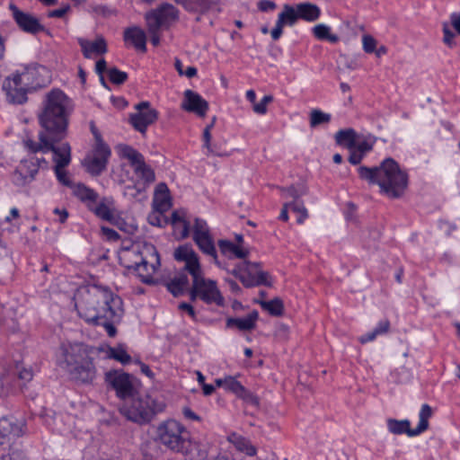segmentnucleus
I'll use <instances>...</instances> for the list:
<instances>
[{"mask_svg":"<svg viewBox=\"0 0 460 460\" xmlns=\"http://www.w3.org/2000/svg\"><path fill=\"white\" fill-rule=\"evenodd\" d=\"M73 110L72 100L62 90L54 88L48 92L37 116L41 128L38 134L39 142L25 140L23 143L27 150L31 154L52 152L55 166H68L71 163V146L62 140L67 136Z\"/></svg>","mask_w":460,"mask_h":460,"instance_id":"obj_1","label":"nucleus"},{"mask_svg":"<svg viewBox=\"0 0 460 460\" xmlns=\"http://www.w3.org/2000/svg\"><path fill=\"white\" fill-rule=\"evenodd\" d=\"M75 306L80 317L89 324L98 323L102 319L118 320L119 314H124L122 299L99 287H93L82 294Z\"/></svg>","mask_w":460,"mask_h":460,"instance_id":"obj_2","label":"nucleus"},{"mask_svg":"<svg viewBox=\"0 0 460 460\" xmlns=\"http://www.w3.org/2000/svg\"><path fill=\"white\" fill-rule=\"evenodd\" d=\"M360 179L370 184H377L380 192L390 199L402 197L408 187V174L391 157L385 158L379 166H359Z\"/></svg>","mask_w":460,"mask_h":460,"instance_id":"obj_3","label":"nucleus"},{"mask_svg":"<svg viewBox=\"0 0 460 460\" xmlns=\"http://www.w3.org/2000/svg\"><path fill=\"white\" fill-rule=\"evenodd\" d=\"M164 401L150 394L136 395L127 399L119 408L120 413L128 420L137 424L149 423L155 414L165 409Z\"/></svg>","mask_w":460,"mask_h":460,"instance_id":"obj_4","label":"nucleus"},{"mask_svg":"<svg viewBox=\"0 0 460 460\" xmlns=\"http://www.w3.org/2000/svg\"><path fill=\"white\" fill-rule=\"evenodd\" d=\"M189 431L180 421L168 419L160 422L155 429V441L165 449L179 453L188 442Z\"/></svg>","mask_w":460,"mask_h":460,"instance_id":"obj_5","label":"nucleus"},{"mask_svg":"<svg viewBox=\"0 0 460 460\" xmlns=\"http://www.w3.org/2000/svg\"><path fill=\"white\" fill-rule=\"evenodd\" d=\"M102 347H93L83 342H67L60 345L61 359L59 366L65 371L91 360L94 355L103 350Z\"/></svg>","mask_w":460,"mask_h":460,"instance_id":"obj_6","label":"nucleus"},{"mask_svg":"<svg viewBox=\"0 0 460 460\" xmlns=\"http://www.w3.org/2000/svg\"><path fill=\"white\" fill-rule=\"evenodd\" d=\"M111 155V148L103 142L102 137L98 136L97 143L84 158L82 165L90 175L99 176L107 169Z\"/></svg>","mask_w":460,"mask_h":460,"instance_id":"obj_7","label":"nucleus"},{"mask_svg":"<svg viewBox=\"0 0 460 460\" xmlns=\"http://www.w3.org/2000/svg\"><path fill=\"white\" fill-rule=\"evenodd\" d=\"M431 415V407L429 404L424 403L420 408L419 413V424L415 429H411V422L409 420H398L395 419L387 420V428L388 430L394 435L406 434L408 437H416L429 429V420Z\"/></svg>","mask_w":460,"mask_h":460,"instance_id":"obj_8","label":"nucleus"},{"mask_svg":"<svg viewBox=\"0 0 460 460\" xmlns=\"http://www.w3.org/2000/svg\"><path fill=\"white\" fill-rule=\"evenodd\" d=\"M135 262L134 271L143 283L153 284L154 275L161 265L160 256L156 248L152 244L143 245V256Z\"/></svg>","mask_w":460,"mask_h":460,"instance_id":"obj_9","label":"nucleus"},{"mask_svg":"<svg viewBox=\"0 0 460 460\" xmlns=\"http://www.w3.org/2000/svg\"><path fill=\"white\" fill-rule=\"evenodd\" d=\"M119 152L122 158L128 160L135 173L146 183H152L155 180L154 170L146 164L144 155L128 145H120Z\"/></svg>","mask_w":460,"mask_h":460,"instance_id":"obj_10","label":"nucleus"},{"mask_svg":"<svg viewBox=\"0 0 460 460\" xmlns=\"http://www.w3.org/2000/svg\"><path fill=\"white\" fill-rule=\"evenodd\" d=\"M135 109L136 112L129 115V123L135 130L145 136L147 128L158 119L159 112L147 101L138 102Z\"/></svg>","mask_w":460,"mask_h":460,"instance_id":"obj_11","label":"nucleus"},{"mask_svg":"<svg viewBox=\"0 0 460 460\" xmlns=\"http://www.w3.org/2000/svg\"><path fill=\"white\" fill-rule=\"evenodd\" d=\"M191 280L199 294V300L207 305L215 304L217 306H224L225 298L216 280L207 279L204 272L193 278Z\"/></svg>","mask_w":460,"mask_h":460,"instance_id":"obj_12","label":"nucleus"},{"mask_svg":"<svg viewBox=\"0 0 460 460\" xmlns=\"http://www.w3.org/2000/svg\"><path fill=\"white\" fill-rule=\"evenodd\" d=\"M104 380L116 392V395L122 400L126 401L135 394L132 376L122 370L106 372Z\"/></svg>","mask_w":460,"mask_h":460,"instance_id":"obj_13","label":"nucleus"},{"mask_svg":"<svg viewBox=\"0 0 460 460\" xmlns=\"http://www.w3.org/2000/svg\"><path fill=\"white\" fill-rule=\"evenodd\" d=\"M193 240L204 254L210 256L213 261L217 263V253L214 244V240L205 220L195 218L193 226Z\"/></svg>","mask_w":460,"mask_h":460,"instance_id":"obj_14","label":"nucleus"},{"mask_svg":"<svg viewBox=\"0 0 460 460\" xmlns=\"http://www.w3.org/2000/svg\"><path fill=\"white\" fill-rule=\"evenodd\" d=\"M145 19L146 24H152L153 27H167L178 21L179 10L172 4L163 3L157 8L147 12L145 14Z\"/></svg>","mask_w":460,"mask_h":460,"instance_id":"obj_15","label":"nucleus"},{"mask_svg":"<svg viewBox=\"0 0 460 460\" xmlns=\"http://www.w3.org/2000/svg\"><path fill=\"white\" fill-rule=\"evenodd\" d=\"M173 257L175 261L184 263L180 271L189 273L191 279L203 273L199 255L191 246L187 244L179 246L174 250Z\"/></svg>","mask_w":460,"mask_h":460,"instance_id":"obj_16","label":"nucleus"},{"mask_svg":"<svg viewBox=\"0 0 460 460\" xmlns=\"http://www.w3.org/2000/svg\"><path fill=\"white\" fill-rule=\"evenodd\" d=\"M25 76L26 75L16 74L4 82L3 91L9 103L23 104L27 102V84L23 83Z\"/></svg>","mask_w":460,"mask_h":460,"instance_id":"obj_17","label":"nucleus"},{"mask_svg":"<svg viewBox=\"0 0 460 460\" xmlns=\"http://www.w3.org/2000/svg\"><path fill=\"white\" fill-rule=\"evenodd\" d=\"M41 162L46 163V160L37 157L22 159L13 174V182L17 186H25L31 183L35 179Z\"/></svg>","mask_w":460,"mask_h":460,"instance_id":"obj_18","label":"nucleus"},{"mask_svg":"<svg viewBox=\"0 0 460 460\" xmlns=\"http://www.w3.org/2000/svg\"><path fill=\"white\" fill-rule=\"evenodd\" d=\"M10 10L14 22L22 31L31 34L45 31V27L32 14L22 12L14 4H10Z\"/></svg>","mask_w":460,"mask_h":460,"instance_id":"obj_19","label":"nucleus"},{"mask_svg":"<svg viewBox=\"0 0 460 460\" xmlns=\"http://www.w3.org/2000/svg\"><path fill=\"white\" fill-rule=\"evenodd\" d=\"M70 379L79 385H93L97 377V368L94 364V358L78 365L72 369L66 371Z\"/></svg>","mask_w":460,"mask_h":460,"instance_id":"obj_20","label":"nucleus"},{"mask_svg":"<svg viewBox=\"0 0 460 460\" xmlns=\"http://www.w3.org/2000/svg\"><path fill=\"white\" fill-rule=\"evenodd\" d=\"M181 107L185 111L195 113L203 118L208 111V102L199 93L188 89L183 93Z\"/></svg>","mask_w":460,"mask_h":460,"instance_id":"obj_21","label":"nucleus"},{"mask_svg":"<svg viewBox=\"0 0 460 460\" xmlns=\"http://www.w3.org/2000/svg\"><path fill=\"white\" fill-rule=\"evenodd\" d=\"M297 21L298 18L295 4H284L282 11L278 15L276 25L270 31L272 40H278L283 33V27L294 26Z\"/></svg>","mask_w":460,"mask_h":460,"instance_id":"obj_22","label":"nucleus"},{"mask_svg":"<svg viewBox=\"0 0 460 460\" xmlns=\"http://www.w3.org/2000/svg\"><path fill=\"white\" fill-rule=\"evenodd\" d=\"M89 211L93 212L102 220L114 224L117 220L114 199L111 197L98 199L96 203L89 206Z\"/></svg>","mask_w":460,"mask_h":460,"instance_id":"obj_23","label":"nucleus"},{"mask_svg":"<svg viewBox=\"0 0 460 460\" xmlns=\"http://www.w3.org/2000/svg\"><path fill=\"white\" fill-rule=\"evenodd\" d=\"M261 263L243 261V273L246 275L250 283H252V288L257 286H271L269 281V274L266 271L261 270Z\"/></svg>","mask_w":460,"mask_h":460,"instance_id":"obj_24","label":"nucleus"},{"mask_svg":"<svg viewBox=\"0 0 460 460\" xmlns=\"http://www.w3.org/2000/svg\"><path fill=\"white\" fill-rule=\"evenodd\" d=\"M184 456L185 460H206L208 456L206 445L196 441L188 435V442L184 443L183 448L179 451Z\"/></svg>","mask_w":460,"mask_h":460,"instance_id":"obj_25","label":"nucleus"},{"mask_svg":"<svg viewBox=\"0 0 460 460\" xmlns=\"http://www.w3.org/2000/svg\"><path fill=\"white\" fill-rule=\"evenodd\" d=\"M171 224L178 238L184 239L189 236L190 222L187 220V215L184 209H178L172 213Z\"/></svg>","mask_w":460,"mask_h":460,"instance_id":"obj_26","label":"nucleus"},{"mask_svg":"<svg viewBox=\"0 0 460 460\" xmlns=\"http://www.w3.org/2000/svg\"><path fill=\"white\" fill-rule=\"evenodd\" d=\"M125 42H129L133 47L141 52L146 51V35L143 29L133 26L124 31Z\"/></svg>","mask_w":460,"mask_h":460,"instance_id":"obj_27","label":"nucleus"},{"mask_svg":"<svg viewBox=\"0 0 460 460\" xmlns=\"http://www.w3.org/2000/svg\"><path fill=\"white\" fill-rule=\"evenodd\" d=\"M78 43L85 58H91L93 54H105L108 50L106 41L102 37L97 38L94 41L80 38L78 39Z\"/></svg>","mask_w":460,"mask_h":460,"instance_id":"obj_28","label":"nucleus"},{"mask_svg":"<svg viewBox=\"0 0 460 460\" xmlns=\"http://www.w3.org/2000/svg\"><path fill=\"white\" fill-rule=\"evenodd\" d=\"M189 285L188 276L183 271H179L172 279L165 282L167 290L173 296H180L187 292Z\"/></svg>","mask_w":460,"mask_h":460,"instance_id":"obj_29","label":"nucleus"},{"mask_svg":"<svg viewBox=\"0 0 460 460\" xmlns=\"http://www.w3.org/2000/svg\"><path fill=\"white\" fill-rule=\"evenodd\" d=\"M295 6L298 20L313 22L321 16V9L315 4L304 2L295 4Z\"/></svg>","mask_w":460,"mask_h":460,"instance_id":"obj_30","label":"nucleus"},{"mask_svg":"<svg viewBox=\"0 0 460 460\" xmlns=\"http://www.w3.org/2000/svg\"><path fill=\"white\" fill-rule=\"evenodd\" d=\"M23 434V425L8 418L0 419V444L9 436L21 437Z\"/></svg>","mask_w":460,"mask_h":460,"instance_id":"obj_31","label":"nucleus"},{"mask_svg":"<svg viewBox=\"0 0 460 460\" xmlns=\"http://www.w3.org/2000/svg\"><path fill=\"white\" fill-rule=\"evenodd\" d=\"M217 244L222 255L227 257L228 259H244L249 254L247 250L243 249L240 247V245L235 244L228 240H219Z\"/></svg>","mask_w":460,"mask_h":460,"instance_id":"obj_32","label":"nucleus"},{"mask_svg":"<svg viewBox=\"0 0 460 460\" xmlns=\"http://www.w3.org/2000/svg\"><path fill=\"white\" fill-rule=\"evenodd\" d=\"M226 390L234 393L238 397L250 402L252 403H257V399L252 393H250L239 381L234 376H226Z\"/></svg>","mask_w":460,"mask_h":460,"instance_id":"obj_33","label":"nucleus"},{"mask_svg":"<svg viewBox=\"0 0 460 460\" xmlns=\"http://www.w3.org/2000/svg\"><path fill=\"white\" fill-rule=\"evenodd\" d=\"M258 317V312L253 310L243 318H228L226 325L227 327H236L240 331H251L255 328Z\"/></svg>","mask_w":460,"mask_h":460,"instance_id":"obj_34","label":"nucleus"},{"mask_svg":"<svg viewBox=\"0 0 460 460\" xmlns=\"http://www.w3.org/2000/svg\"><path fill=\"white\" fill-rule=\"evenodd\" d=\"M74 195L84 203L89 209L99 199V194L93 190L83 183H77L73 187Z\"/></svg>","mask_w":460,"mask_h":460,"instance_id":"obj_35","label":"nucleus"},{"mask_svg":"<svg viewBox=\"0 0 460 460\" xmlns=\"http://www.w3.org/2000/svg\"><path fill=\"white\" fill-rule=\"evenodd\" d=\"M143 256V246L133 245L130 249L123 250L119 254L120 264L128 269L135 270V262Z\"/></svg>","mask_w":460,"mask_h":460,"instance_id":"obj_36","label":"nucleus"},{"mask_svg":"<svg viewBox=\"0 0 460 460\" xmlns=\"http://www.w3.org/2000/svg\"><path fill=\"white\" fill-rule=\"evenodd\" d=\"M228 441L235 447L236 450L242 452L249 456H253L257 453L256 447L251 441L236 433H232L228 436Z\"/></svg>","mask_w":460,"mask_h":460,"instance_id":"obj_37","label":"nucleus"},{"mask_svg":"<svg viewBox=\"0 0 460 460\" xmlns=\"http://www.w3.org/2000/svg\"><path fill=\"white\" fill-rule=\"evenodd\" d=\"M104 349L101 350V352H105V357L107 358L115 359L122 365H128L131 362V357L127 352L125 346L119 344L114 348L111 346H102Z\"/></svg>","mask_w":460,"mask_h":460,"instance_id":"obj_38","label":"nucleus"},{"mask_svg":"<svg viewBox=\"0 0 460 460\" xmlns=\"http://www.w3.org/2000/svg\"><path fill=\"white\" fill-rule=\"evenodd\" d=\"M357 132L349 128L336 132L334 138L337 145L345 146L348 149H353L357 144Z\"/></svg>","mask_w":460,"mask_h":460,"instance_id":"obj_39","label":"nucleus"},{"mask_svg":"<svg viewBox=\"0 0 460 460\" xmlns=\"http://www.w3.org/2000/svg\"><path fill=\"white\" fill-rule=\"evenodd\" d=\"M314 36L319 40H327L331 43H337L339 36L331 32V28L324 23L316 24L313 30Z\"/></svg>","mask_w":460,"mask_h":460,"instance_id":"obj_40","label":"nucleus"},{"mask_svg":"<svg viewBox=\"0 0 460 460\" xmlns=\"http://www.w3.org/2000/svg\"><path fill=\"white\" fill-rule=\"evenodd\" d=\"M216 3L212 0H186L183 7L189 12H200L205 13L208 12Z\"/></svg>","mask_w":460,"mask_h":460,"instance_id":"obj_41","label":"nucleus"},{"mask_svg":"<svg viewBox=\"0 0 460 460\" xmlns=\"http://www.w3.org/2000/svg\"><path fill=\"white\" fill-rule=\"evenodd\" d=\"M258 303L264 311L268 312L272 316H281L284 314V304L279 297H275L270 301H260Z\"/></svg>","mask_w":460,"mask_h":460,"instance_id":"obj_42","label":"nucleus"},{"mask_svg":"<svg viewBox=\"0 0 460 460\" xmlns=\"http://www.w3.org/2000/svg\"><path fill=\"white\" fill-rule=\"evenodd\" d=\"M389 329L390 322L387 319H384L378 323L377 326L372 332H369L365 335H362L359 338V341L361 343L372 341L376 339V336L388 332Z\"/></svg>","mask_w":460,"mask_h":460,"instance_id":"obj_43","label":"nucleus"},{"mask_svg":"<svg viewBox=\"0 0 460 460\" xmlns=\"http://www.w3.org/2000/svg\"><path fill=\"white\" fill-rule=\"evenodd\" d=\"M290 209L297 213L299 216L296 219L298 224L304 223L305 218L308 217L307 209L305 208L304 202L300 199L298 200H293L292 202L288 203Z\"/></svg>","mask_w":460,"mask_h":460,"instance_id":"obj_44","label":"nucleus"},{"mask_svg":"<svg viewBox=\"0 0 460 460\" xmlns=\"http://www.w3.org/2000/svg\"><path fill=\"white\" fill-rule=\"evenodd\" d=\"M376 142V138L373 137H363L362 139L358 136L357 137V144L355 145V149L359 151L360 153L366 155L367 152L372 150Z\"/></svg>","mask_w":460,"mask_h":460,"instance_id":"obj_45","label":"nucleus"},{"mask_svg":"<svg viewBox=\"0 0 460 460\" xmlns=\"http://www.w3.org/2000/svg\"><path fill=\"white\" fill-rule=\"evenodd\" d=\"M331 120V115L324 113L320 110H313L310 116L311 127H316L320 124L328 123Z\"/></svg>","mask_w":460,"mask_h":460,"instance_id":"obj_46","label":"nucleus"},{"mask_svg":"<svg viewBox=\"0 0 460 460\" xmlns=\"http://www.w3.org/2000/svg\"><path fill=\"white\" fill-rule=\"evenodd\" d=\"M108 76L110 81L114 84H122L128 79V74L120 71L117 67H111L108 70Z\"/></svg>","mask_w":460,"mask_h":460,"instance_id":"obj_47","label":"nucleus"},{"mask_svg":"<svg viewBox=\"0 0 460 460\" xmlns=\"http://www.w3.org/2000/svg\"><path fill=\"white\" fill-rule=\"evenodd\" d=\"M123 314H119L118 320H111V319H102L98 322V323H94L93 325H102L106 330L108 335L110 337H114L117 333V329L115 324L119 323L122 319Z\"/></svg>","mask_w":460,"mask_h":460,"instance_id":"obj_48","label":"nucleus"},{"mask_svg":"<svg viewBox=\"0 0 460 460\" xmlns=\"http://www.w3.org/2000/svg\"><path fill=\"white\" fill-rule=\"evenodd\" d=\"M66 167L54 166L55 174L58 181L66 187H74L71 179L68 176Z\"/></svg>","mask_w":460,"mask_h":460,"instance_id":"obj_49","label":"nucleus"},{"mask_svg":"<svg viewBox=\"0 0 460 460\" xmlns=\"http://www.w3.org/2000/svg\"><path fill=\"white\" fill-rule=\"evenodd\" d=\"M211 128L212 125H208L204 130H203V146L208 149V153L214 154L217 155H223L222 154L218 153L212 146H211Z\"/></svg>","mask_w":460,"mask_h":460,"instance_id":"obj_50","label":"nucleus"},{"mask_svg":"<svg viewBox=\"0 0 460 460\" xmlns=\"http://www.w3.org/2000/svg\"><path fill=\"white\" fill-rule=\"evenodd\" d=\"M273 101L272 95H265L260 102L253 103V111L257 114L263 115L267 112V105Z\"/></svg>","mask_w":460,"mask_h":460,"instance_id":"obj_51","label":"nucleus"},{"mask_svg":"<svg viewBox=\"0 0 460 460\" xmlns=\"http://www.w3.org/2000/svg\"><path fill=\"white\" fill-rule=\"evenodd\" d=\"M443 42L450 49H453L456 46V43L455 41V34L451 31V30L448 28V25L447 22L443 23Z\"/></svg>","mask_w":460,"mask_h":460,"instance_id":"obj_52","label":"nucleus"},{"mask_svg":"<svg viewBox=\"0 0 460 460\" xmlns=\"http://www.w3.org/2000/svg\"><path fill=\"white\" fill-rule=\"evenodd\" d=\"M362 45L366 53H374L376 48V40L371 35L365 34L362 37Z\"/></svg>","mask_w":460,"mask_h":460,"instance_id":"obj_53","label":"nucleus"},{"mask_svg":"<svg viewBox=\"0 0 460 460\" xmlns=\"http://www.w3.org/2000/svg\"><path fill=\"white\" fill-rule=\"evenodd\" d=\"M243 262L235 266L231 273L237 278L245 288H252V283H250L246 275L243 273Z\"/></svg>","mask_w":460,"mask_h":460,"instance_id":"obj_54","label":"nucleus"},{"mask_svg":"<svg viewBox=\"0 0 460 460\" xmlns=\"http://www.w3.org/2000/svg\"><path fill=\"white\" fill-rule=\"evenodd\" d=\"M147 25V31H148V33L150 34V40H151V43L156 47L160 44V34H159V31H160V29L159 27H153L152 24H146Z\"/></svg>","mask_w":460,"mask_h":460,"instance_id":"obj_55","label":"nucleus"},{"mask_svg":"<svg viewBox=\"0 0 460 460\" xmlns=\"http://www.w3.org/2000/svg\"><path fill=\"white\" fill-rule=\"evenodd\" d=\"M349 156L348 158L349 162L354 165L359 164L361 163L362 159L364 158L365 155L360 153L359 151L356 150L355 148L349 149Z\"/></svg>","mask_w":460,"mask_h":460,"instance_id":"obj_56","label":"nucleus"},{"mask_svg":"<svg viewBox=\"0 0 460 460\" xmlns=\"http://www.w3.org/2000/svg\"><path fill=\"white\" fill-rule=\"evenodd\" d=\"M71 7L69 4H66L61 8L55 9L52 11H49L48 13V17L49 18H62L64 17L69 11Z\"/></svg>","mask_w":460,"mask_h":460,"instance_id":"obj_57","label":"nucleus"},{"mask_svg":"<svg viewBox=\"0 0 460 460\" xmlns=\"http://www.w3.org/2000/svg\"><path fill=\"white\" fill-rule=\"evenodd\" d=\"M101 231L102 233V234L109 240V241H118L120 236L119 234H118L117 231H115L114 229H111L110 227H107V226H102L101 227Z\"/></svg>","mask_w":460,"mask_h":460,"instance_id":"obj_58","label":"nucleus"},{"mask_svg":"<svg viewBox=\"0 0 460 460\" xmlns=\"http://www.w3.org/2000/svg\"><path fill=\"white\" fill-rule=\"evenodd\" d=\"M33 377V373L31 368H22L18 371V378L23 384L30 382Z\"/></svg>","mask_w":460,"mask_h":460,"instance_id":"obj_59","label":"nucleus"},{"mask_svg":"<svg viewBox=\"0 0 460 460\" xmlns=\"http://www.w3.org/2000/svg\"><path fill=\"white\" fill-rule=\"evenodd\" d=\"M106 68H107V64H106L105 59L102 58L96 62L95 69H96V72L101 75V82L103 86H107L106 82H105L104 78L102 77V74L105 72Z\"/></svg>","mask_w":460,"mask_h":460,"instance_id":"obj_60","label":"nucleus"},{"mask_svg":"<svg viewBox=\"0 0 460 460\" xmlns=\"http://www.w3.org/2000/svg\"><path fill=\"white\" fill-rule=\"evenodd\" d=\"M277 5L275 2L271 0H261L258 3V8L261 12H268L276 9Z\"/></svg>","mask_w":460,"mask_h":460,"instance_id":"obj_61","label":"nucleus"},{"mask_svg":"<svg viewBox=\"0 0 460 460\" xmlns=\"http://www.w3.org/2000/svg\"><path fill=\"white\" fill-rule=\"evenodd\" d=\"M285 193L286 198H291L293 200L300 199L302 193L298 192V190L294 187L290 186L287 189H282Z\"/></svg>","mask_w":460,"mask_h":460,"instance_id":"obj_62","label":"nucleus"},{"mask_svg":"<svg viewBox=\"0 0 460 460\" xmlns=\"http://www.w3.org/2000/svg\"><path fill=\"white\" fill-rule=\"evenodd\" d=\"M450 22L456 34L460 35V13L455 12L450 14Z\"/></svg>","mask_w":460,"mask_h":460,"instance_id":"obj_63","label":"nucleus"},{"mask_svg":"<svg viewBox=\"0 0 460 460\" xmlns=\"http://www.w3.org/2000/svg\"><path fill=\"white\" fill-rule=\"evenodd\" d=\"M178 308L181 311H185L192 319H196V312L190 304L186 302L180 303Z\"/></svg>","mask_w":460,"mask_h":460,"instance_id":"obj_64","label":"nucleus"}]
</instances>
